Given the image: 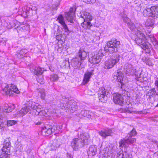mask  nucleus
Segmentation results:
<instances>
[{
    "instance_id": "f257e3e1",
    "label": "nucleus",
    "mask_w": 158,
    "mask_h": 158,
    "mask_svg": "<svg viewBox=\"0 0 158 158\" xmlns=\"http://www.w3.org/2000/svg\"><path fill=\"white\" fill-rule=\"evenodd\" d=\"M147 39L142 32L137 31L135 33V42L144 50L146 53L150 54L152 49L151 46L148 43L146 42L145 40Z\"/></svg>"
},
{
    "instance_id": "f03ea898",
    "label": "nucleus",
    "mask_w": 158,
    "mask_h": 158,
    "mask_svg": "<svg viewBox=\"0 0 158 158\" xmlns=\"http://www.w3.org/2000/svg\"><path fill=\"white\" fill-rule=\"evenodd\" d=\"M78 135L77 138H75L71 141V146L74 150H76L79 148L83 147L88 143L89 137L88 134L81 132Z\"/></svg>"
},
{
    "instance_id": "7ed1b4c3",
    "label": "nucleus",
    "mask_w": 158,
    "mask_h": 158,
    "mask_svg": "<svg viewBox=\"0 0 158 158\" xmlns=\"http://www.w3.org/2000/svg\"><path fill=\"white\" fill-rule=\"evenodd\" d=\"M87 56V53L83 49H80L76 56L72 60L71 65L75 69L79 68L82 62Z\"/></svg>"
},
{
    "instance_id": "20e7f679",
    "label": "nucleus",
    "mask_w": 158,
    "mask_h": 158,
    "mask_svg": "<svg viewBox=\"0 0 158 158\" xmlns=\"http://www.w3.org/2000/svg\"><path fill=\"white\" fill-rule=\"evenodd\" d=\"M42 106L39 104L35 102H33L31 106L30 104H29V106L27 107L25 106L17 112V114H19L20 116H23L26 114L27 112L31 110V108L33 109L34 110V112H35V114L37 115L40 114L42 110H41Z\"/></svg>"
},
{
    "instance_id": "39448f33",
    "label": "nucleus",
    "mask_w": 158,
    "mask_h": 158,
    "mask_svg": "<svg viewBox=\"0 0 158 158\" xmlns=\"http://www.w3.org/2000/svg\"><path fill=\"white\" fill-rule=\"evenodd\" d=\"M120 48V42L116 39H113L107 42L104 49L106 52L112 53L118 52Z\"/></svg>"
},
{
    "instance_id": "423d86ee",
    "label": "nucleus",
    "mask_w": 158,
    "mask_h": 158,
    "mask_svg": "<svg viewBox=\"0 0 158 158\" xmlns=\"http://www.w3.org/2000/svg\"><path fill=\"white\" fill-rule=\"evenodd\" d=\"M137 134V132L134 129L128 134L125 139H121L119 142L120 147H126L128 144L133 143L136 141V139L133 138L132 136H135Z\"/></svg>"
},
{
    "instance_id": "0eeeda50",
    "label": "nucleus",
    "mask_w": 158,
    "mask_h": 158,
    "mask_svg": "<svg viewBox=\"0 0 158 158\" xmlns=\"http://www.w3.org/2000/svg\"><path fill=\"white\" fill-rule=\"evenodd\" d=\"M143 14L146 17H152L154 19L158 18V6H152L144 10Z\"/></svg>"
},
{
    "instance_id": "6e6552de",
    "label": "nucleus",
    "mask_w": 158,
    "mask_h": 158,
    "mask_svg": "<svg viewBox=\"0 0 158 158\" xmlns=\"http://www.w3.org/2000/svg\"><path fill=\"white\" fill-rule=\"evenodd\" d=\"M81 17L84 20V22L81 24V26L85 29H90L93 25L90 22L92 19L90 13L86 11H82L81 13Z\"/></svg>"
},
{
    "instance_id": "1a4fd4ad",
    "label": "nucleus",
    "mask_w": 158,
    "mask_h": 158,
    "mask_svg": "<svg viewBox=\"0 0 158 158\" xmlns=\"http://www.w3.org/2000/svg\"><path fill=\"white\" fill-rule=\"evenodd\" d=\"M120 58V56L118 54L112 56L111 58L108 59L105 62L104 68L110 69L112 68L119 62Z\"/></svg>"
},
{
    "instance_id": "9d476101",
    "label": "nucleus",
    "mask_w": 158,
    "mask_h": 158,
    "mask_svg": "<svg viewBox=\"0 0 158 158\" xmlns=\"http://www.w3.org/2000/svg\"><path fill=\"white\" fill-rule=\"evenodd\" d=\"M3 91L6 94L10 96H12L14 93L18 94L19 93L16 86L12 84L7 85L4 89Z\"/></svg>"
},
{
    "instance_id": "9b49d317",
    "label": "nucleus",
    "mask_w": 158,
    "mask_h": 158,
    "mask_svg": "<svg viewBox=\"0 0 158 158\" xmlns=\"http://www.w3.org/2000/svg\"><path fill=\"white\" fill-rule=\"evenodd\" d=\"M109 93V91L105 88L102 87L100 88L98 92V97L100 101L103 102H106L107 100V96Z\"/></svg>"
},
{
    "instance_id": "f8f14e48",
    "label": "nucleus",
    "mask_w": 158,
    "mask_h": 158,
    "mask_svg": "<svg viewBox=\"0 0 158 158\" xmlns=\"http://www.w3.org/2000/svg\"><path fill=\"white\" fill-rule=\"evenodd\" d=\"M103 54L102 50H100L98 53L94 54L91 57L89 58V61L92 64H98L100 61L101 57L103 56Z\"/></svg>"
},
{
    "instance_id": "ddd939ff",
    "label": "nucleus",
    "mask_w": 158,
    "mask_h": 158,
    "mask_svg": "<svg viewBox=\"0 0 158 158\" xmlns=\"http://www.w3.org/2000/svg\"><path fill=\"white\" fill-rule=\"evenodd\" d=\"M154 22V20L153 19L149 18L146 20L145 24V26L147 29V34H150L151 33V31L153 28Z\"/></svg>"
},
{
    "instance_id": "4468645a",
    "label": "nucleus",
    "mask_w": 158,
    "mask_h": 158,
    "mask_svg": "<svg viewBox=\"0 0 158 158\" xmlns=\"http://www.w3.org/2000/svg\"><path fill=\"white\" fill-rule=\"evenodd\" d=\"M60 144V140L59 139H54L50 143L49 149L51 151H55L59 148Z\"/></svg>"
},
{
    "instance_id": "2eb2a0df",
    "label": "nucleus",
    "mask_w": 158,
    "mask_h": 158,
    "mask_svg": "<svg viewBox=\"0 0 158 158\" xmlns=\"http://www.w3.org/2000/svg\"><path fill=\"white\" fill-rule=\"evenodd\" d=\"M65 99H67L64 98L60 101L58 100L57 105L62 110H65L67 109L69 110L70 104H69L68 102H65Z\"/></svg>"
},
{
    "instance_id": "dca6fc26",
    "label": "nucleus",
    "mask_w": 158,
    "mask_h": 158,
    "mask_svg": "<svg viewBox=\"0 0 158 158\" xmlns=\"http://www.w3.org/2000/svg\"><path fill=\"white\" fill-rule=\"evenodd\" d=\"M94 70L92 69L90 70H88L84 74V78L82 83L83 85L87 84L89 81L91 76L94 74Z\"/></svg>"
},
{
    "instance_id": "f3484780",
    "label": "nucleus",
    "mask_w": 158,
    "mask_h": 158,
    "mask_svg": "<svg viewBox=\"0 0 158 158\" xmlns=\"http://www.w3.org/2000/svg\"><path fill=\"white\" fill-rule=\"evenodd\" d=\"M123 77V75L122 72L121 71H118V70L117 73H114L113 76V78L114 80L120 83L121 84L120 87L121 88L123 85L122 81Z\"/></svg>"
},
{
    "instance_id": "a211bd4d",
    "label": "nucleus",
    "mask_w": 158,
    "mask_h": 158,
    "mask_svg": "<svg viewBox=\"0 0 158 158\" xmlns=\"http://www.w3.org/2000/svg\"><path fill=\"white\" fill-rule=\"evenodd\" d=\"M113 101L116 104L122 105L124 102L122 95L119 94H115L113 95Z\"/></svg>"
},
{
    "instance_id": "6ab92c4d",
    "label": "nucleus",
    "mask_w": 158,
    "mask_h": 158,
    "mask_svg": "<svg viewBox=\"0 0 158 158\" xmlns=\"http://www.w3.org/2000/svg\"><path fill=\"white\" fill-rule=\"evenodd\" d=\"M43 73V70L40 67L37 68L36 69H34L33 71L34 74L36 75L37 76H39L40 75V77L42 78L43 76H41L42 74ZM38 82H40L41 84H43L44 83V80L41 78L40 79L39 78L37 79Z\"/></svg>"
},
{
    "instance_id": "aec40b11",
    "label": "nucleus",
    "mask_w": 158,
    "mask_h": 158,
    "mask_svg": "<svg viewBox=\"0 0 158 158\" xmlns=\"http://www.w3.org/2000/svg\"><path fill=\"white\" fill-rule=\"evenodd\" d=\"M29 26L23 25H21L17 27V30L18 33H20L21 32L25 33V34H28L29 32Z\"/></svg>"
},
{
    "instance_id": "412c9836",
    "label": "nucleus",
    "mask_w": 158,
    "mask_h": 158,
    "mask_svg": "<svg viewBox=\"0 0 158 158\" xmlns=\"http://www.w3.org/2000/svg\"><path fill=\"white\" fill-rule=\"evenodd\" d=\"M10 149L2 148V153L0 155V158H10Z\"/></svg>"
},
{
    "instance_id": "4be33fe9",
    "label": "nucleus",
    "mask_w": 158,
    "mask_h": 158,
    "mask_svg": "<svg viewBox=\"0 0 158 158\" xmlns=\"http://www.w3.org/2000/svg\"><path fill=\"white\" fill-rule=\"evenodd\" d=\"M64 101L65 102H68L69 104H70L69 112H70V113H73V112L77 110V106L75 105V103H73L74 104H73V103L71 101H69L68 99H65Z\"/></svg>"
},
{
    "instance_id": "5701e85b",
    "label": "nucleus",
    "mask_w": 158,
    "mask_h": 158,
    "mask_svg": "<svg viewBox=\"0 0 158 158\" xmlns=\"http://www.w3.org/2000/svg\"><path fill=\"white\" fill-rule=\"evenodd\" d=\"M52 126L49 124L45 125L42 129V132L45 133V135H50L52 133Z\"/></svg>"
},
{
    "instance_id": "b1692460",
    "label": "nucleus",
    "mask_w": 158,
    "mask_h": 158,
    "mask_svg": "<svg viewBox=\"0 0 158 158\" xmlns=\"http://www.w3.org/2000/svg\"><path fill=\"white\" fill-rule=\"evenodd\" d=\"M112 133V130L111 129L99 132V134L104 138H106V137L110 135Z\"/></svg>"
},
{
    "instance_id": "393cba45",
    "label": "nucleus",
    "mask_w": 158,
    "mask_h": 158,
    "mask_svg": "<svg viewBox=\"0 0 158 158\" xmlns=\"http://www.w3.org/2000/svg\"><path fill=\"white\" fill-rule=\"evenodd\" d=\"M72 9V8H71L69 11L68 12H66L65 14V17L71 23L73 22V14Z\"/></svg>"
},
{
    "instance_id": "a878e982",
    "label": "nucleus",
    "mask_w": 158,
    "mask_h": 158,
    "mask_svg": "<svg viewBox=\"0 0 158 158\" xmlns=\"http://www.w3.org/2000/svg\"><path fill=\"white\" fill-rule=\"evenodd\" d=\"M97 151V148L95 146L91 145L89 148L88 153L89 155L91 156H94L96 155Z\"/></svg>"
},
{
    "instance_id": "bb28decb",
    "label": "nucleus",
    "mask_w": 158,
    "mask_h": 158,
    "mask_svg": "<svg viewBox=\"0 0 158 158\" xmlns=\"http://www.w3.org/2000/svg\"><path fill=\"white\" fill-rule=\"evenodd\" d=\"M10 137L6 138L3 143V146L2 148L10 149Z\"/></svg>"
},
{
    "instance_id": "cd10ccee",
    "label": "nucleus",
    "mask_w": 158,
    "mask_h": 158,
    "mask_svg": "<svg viewBox=\"0 0 158 158\" xmlns=\"http://www.w3.org/2000/svg\"><path fill=\"white\" fill-rule=\"evenodd\" d=\"M142 70L141 68H137L133 70V74L135 75L137 77L141 78V73Z\"/></svg>"
},
{
    "instance_id": "c85d7f7f",
    "label": "nucleus",
    "mask_w": 158,
    "mask_h": 158,
    "mask_svg": "<svg viewBox=\"0 0 158 158\" xmlns=\"http://www.w3.org/2000/svg\"><path fill=\"white\" fill-rule=\"evenodd\" d=\"M93 113L88 110H83L81 111L80 115L84 117H87L88 118H91Z\"/></svg>"
},
{
    "instance_id": "c756f323",
    "label": "nucleus",
    "mask_w": 158,
    "mask_h": 158,
    "mask_svg": "<svg viewBox=\"0 0 158 158\" xmlns=\"http://www.w3.org/2000/svg\"><path fill=\"white\" fill-rule=\"evenodd\" d=\"M143 61L147 65L149 66H152L154 64L153 62V60L149 58L146 57H144L142 58Z\"/></svg>"
},
{
    "instance_id": "7c9ffc66",
    "label": "nucleus",
    "mask_w": 158,
    "mask_h": 158,
    "mask_svg": "<svg viewBox=\"0 0 158 158\" xmlns=\"http://www.w3.org/2000/svg\"><path fill=\"white\" fill-rule=\"evenodd\" d=\"M112 154L113 152L111 150H109L108 148H106L104 153V156L108 157V158H111L112 157Z\"/></svg>"
},
{
    "instance_id": "2f4dec72",
    "label": "nucleus",
    "mask_w": 158,
    "mask_h": 158,
    "mask_svg": "<svg viewBox=\"0 0 158 158\" xmlns=\"http://www.w3.org/2000/svg\"><path fill=\"white\" fill-rule=\"evenodd\" d=\"M58 22L60 23L62 26L66 25L64 21V17L62 15H60L56 20Z\"/></svg>"
},
{
    "instance_id": "473e14b6",
    "label": "nucleus",
    "mask_w": 158,
    "mask_h": 158,
    "mask_svg": "<svg viewBox=\"0 0 158 158\" xmlns=\"http://www.w3.org/2000/svg\"><path fill=\"white\" fill-rule=\"evenodd\" d=\"M125 154L123 153V152L120 151L118 152L117 155V158H124L127 155V153L126 151H124Z\"/></svg>"
},
{
    "instance_id": "72a5a7b5",
    "label": "nucleus",
    "mask_w": 158,
    "mask_h": 158,
    "mask_svg": "<svg viewBox=\"0 0 158 158\" xmlns=\"http://www.w3.org/2000/svg\"><path fill=\"white\" fill-rule=\"evenodd\" d=\"M8 108H5L6 110L4 111L5 112H6L7 113L11 112L15 108V106L14 105H11L9 106H8Z\"/></svg>"
},
{
    "instance_id": "f704fd0d",
    "label": "nucleus",
    "mask_w": 158,
    "mask_h": 158,
    "mask_svg": "<svg viewBox=\"0 0 158 158\" xmlns=\"http://www.w3.org/2000/svg\"><path fill=\"white\" fill-rule=\"evenodd\" d=\"M123 13V15H122V14H121V15L122 17L123 18V20L124 22H125L127 24H128L131 22L130 20L125 15H124V11Z\"/></svg>"
},
{
    "instance_id": "c9c22d12",
    "label": "nucleus",
    "mask_w": 158,
    "mask_h": 158,
    "mask_svg": "<svg viewBox=\"0 0 158 158\" xmlns=\"http://www.w3.org/2000/svg\"><path fill=\"white\" fill-rule=\"evenodd\" d=\"M50 78L51 81H55L58 80V77L56 74H52L51 75Z\"/></svg>"
},
{
    "instance_id": "e433bc0d",
    "label": "nucleus",
    "mask_w": 158,
    "mask_h": 158,
    "mask_svg": "<svg viewBox=\"0 0 158 158\" xmlns=\"http://www.w3.org/2000/svg\"><path fill=\"white\" fill-rule=\"evenodd\" d=\"M128 24L129 28L132 31H133L135 30L136 29L135 26L134 25L133 23L131 22L130 23Z\"/></svg>"
},
{
    "instance_id": "4c0bfd02",
    "label": "nucleus",
    "mask_w": 158,
    "mask_h": 158,
    "mask_svg": "<svg viewBox=\"0 0 158 158\" xmlns=\"http://www.w3.org/2000/svg\"><path fill=\"white\" fill-rule=\"evenodd\" d=\"M17 123L16 121L14 120H9L7 121V126H12L14 124H15Z\"/></svg>"
},
{
    "instance_id": "58836bf2",
    "label": "nucleus",
    "mask_w": 158,
    "mask_h": 158,
    "mask_svg": "<svg viewBox=\"0 0 158 158\" xmlns=\"http://www.w3.org/2000/svg\"><path fill=\"white\" fill-rule=\"evenodd\" d=\"M27 52V50L26 49H24L21 50L19 52L18 56L20 57L21 56H23L24 54H26Z\"/></svg>"
},
{
    "instance_id": "ea45409f",
    "label": "nucleus",
    "mask_w": 158,
    "mask_h": 158,
    "mask_svg": "<svg viewBox=\"0 0 158 158\" xmlns=\"http://www.w3.org/2000/svg\"><path fill=\"white\" fill-rule=\"evenodd\" d=\"M150 91V95L152 94H156L157 95H158V92H156L155 88H153L152 89H151Z\"/></svg>"
},
{
    "instance_id": "a19ab883",
    "label": "nucleus",
    "mask_w": 158,
    "mask_h": 158,
    "mask_svg": "<svg viewBox=\"0 0 158 158\" xmlns=\"http://www.w3.org/2000/svg\"><path fill=\"white\" fill-rule=\"evenodd\" d=\"M96 0H83V2L88 4L94 3Z\"/></svg>"
},
{
    "instance_id": "79ce46f5",
    "label": "nucleus",
    "mask_w": 158,
    "mask_h": 158,
    "mask_svg": "<svg viewBox=\"0 0 158 158\" xmlns=\"http://www.w3.org/2000/svg\"><path fill=\"white\" fill-rule=\"evenodd\" d=\"M63 66H66L68 65H69V62L68 60H64L63 62Z\"/></svg>"
},
{
    "instance_id": "37998d69",
    "label": "nucleus",
    "mask_w": 158,
    "mask_h": 158,
    "mask_svg": "<svg viewBox=\"0 0 158 158\" xmlns=\"http://www.w3.org/2000/svg\"><path fill=\"white\" fill-rule=\"evenodd\" d=\"M41 98L43 100L44 99L45 97V93L44 92L42 91L41 93Z\"/></svg>"
},
{
    "instance_id": "c03bdc74",
    "label": "nucleus",
    "mask_w": 158,
    "mask_h": 158,
    "mask_svg": "<svg viewBox=\"0 0 158 158\" xmlns=\"http://www.w3.org/2000/svg\"><path fill=\"white\" fill-rule=\"evenodd\" d=\"M57 129H58V127L56 126H52V129L51 130L52 131V132H55V131L57 130Z\"/></svg>"
},
{
    "instance_id": "a18cd8bd",
    "label": "nucleus",
    "mask_w": 158,
    "mask_h": 158,
    "mask_svg": "<svg viewBox=\"0 0 158 158\" xmlns=\"http://www.w3.org/2000/svg\"><path fill=\"white\" fill-rule=\"evenodd\" d=\"M63 28L64 29L65 31V32H66L67 33L69 32V30L68 29V27H67L66 24L63 26Z\"/></svg>"
},
{
    "instance_id": "49530a36",
    "label": "nucleus",
    "mask_w": 158,
    "mask_h": 158,
    "mask_svg": "<svg viewBox=\"0 0 158 158\" xmlns=\"http://www.w3.org/2000/svg\"><path fill=\"white\" fill-rule=\"evenodd\" d=\"M155 85L156 86V89L158 91V81L156 80L155 82ZM156 106H158V103L156 105Z\"/></svg>"
},
{
    "instance_id": "de8ad7c7",
    "label": "nucleus",
    "mask_w": 158,
    "mask_h": 158,
    "mask_svg": "<svg viewBox=\"0 0 158 158\" xmlns=\"http://www.w3.org/2000/svg\"><path fill=\"white\" fill-rule=\"evenodd\" d=\"M148 37L149 38H150V40H152V38L153 40H154V39H153V35H148Z\"/></svg>"
},
{
    "instance_id": "09e8293b",
    "label": "nucleus",
    "mask_w": 158,
    "mask_h": 158,
    "mask_svg": "<svg viewBox=\"0 0 158 158\" xmlns=\"http://www.w3.org/2000/svg\"><path fill=\"white\" fill-rule=\"evenodd\" d=\"M88 95H93V94H92L91 93V91L90 90H88Z\"/></svg>"
},
{
    "instance_id": "8fccbe9b",
    "label": "nucleus",
    "mask_w": 158,
    "mask_h": 158,
    "mask_svg": "<svg viewBox=\"0 0 158 158\" xmlns=\"http://www.w3.org/2000/svg\"><path fill=\"white\" fill-rule=\"evenodd\" d=\"M126 158H131V157L130 156L129 154H127V156L125 157Z\"/></svg>"
},
{
    "instance_id": "3c124183",
    "label": "nucleus",
    "mask_w": 158,
    "mask_h": 158,
    "mask_svg": "<svg viewBox=\"0 0 158 158\" xmlns=\"http://www.w3.org/2000/svg\"><path fill=\"white\" fill-rule=\"evenodd\" d=\"M42 122L41 121H39L38 122H37L36 123V124L37 125H40L42 123Z\"/></svg>"
},
{
    "instance_id": "603ef678",
    "label": "nucleus",
    "mask_w": 158,
    "mask_h": 158,
    "mask_svg": "<svg viewBox=\"0 0 158 158\" xmlns=\"http://www.w3.org/2000/svg\"><path fill=\"white\" fill-rule=\"evenodd\" d=\"M154 42H155V44H156V43H157V42L156 41H155Z\"/></svg>"
},
{
    "instance_id": "864d4df0",
    "label": "nucleus",
    "mask_w": 158,
    "mask_h": 158,
    "mask_svg": "<svg viewBox=\"0 0 158 158\" xmlns=\"http://www.w3.org/2000/svg\"><path fill=\"white\" fill-rule=\"evenodd\" d=\"M59 127V129H61V128H60V127Z\"/></svg>"
},
{
    "instance_id": "5fc2aeb1",
    "label": "nucleus",
    "mask_w": 158,
    "mask_h": 158,
    "mask_svg": "<svg viewBox=\"0 0 158 158\" xmlns=\"http://www.w3.org/2000/svg\"><path fill=\"white\" fill-rule=\"evenodd\" d=\"M127 112V111H124V112Z\"/></svg>"
},
{
    "instance_id": "6e6d98bb",
    "label": "nucleus",
    "mask_w": 158,
    "mask_h": 158,
    "mask_svg": "<svg viewBox=\"0 0 158 158\" xmlns=\"http://www.w3.org/2000/svg\"><path fill=\"white\" fill-rule=\"evenodd\" d=\"M58 158H60V157H58Z\"/></svg>"
}]
</instances>
